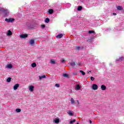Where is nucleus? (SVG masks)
Returning <instances> with one entry per match:
<instances>
[{
    "label": "nucleus",
    "instance_id": "nucleus-30",
    "mask_svg": "<svg viewBox=\"0 0 124 124\" xmlns=\"http://www.w3.org/2000/svg\"><path fill=\"white\" fill-rule=\"evenodd\" d=\"M7 67H8V68H12V65L9 64V65H8Z\"/></svg>",
    "mask_w": 124,
    "mask_h": 124
},
{
    "label": "nucleus",
    "instance_id": "nucleus-38",
    "mask_svg": "<svg viewBox=\"0 0 124 124\" xmlns=\"http://www.w3.org/2000/svg\"><path fill=\"white\" fill-rule=\"evenodd\" d=\"M113 15H117L116 13H113Z\"/></svg>",
    "mask_w": 124,
    "mask_h": 124
},
{
    "label": "nucleus",
    "instance_id": "nucleus-35",
    "mask_svg": "<svg viewBox=\"0 0 124 124\" xmlns=\"http://www.w3.org/2000/svg\"><path fill=\"white\" fill-rule=\"evenodd\" d=\"M61 62H62V63H65V60H62Z\"/></svg>",
    "mask_w": 124,
    "mask_h": 124
},
{
    "label": "nucleus",
    "instance_id": "nucleus-37",
    "mask_svg": "<svg viewBox=\"0 0 124 124\" xmlns=\"http://www.w3.org/2000/svg\"><path fill=\"white\" fill-rule=\"evenodd\" d=\"M77 102H78V105H79L80 104V103H79V101L78 100H77Z\"/></svg>",
    "mask_w": 124,
    "mask_h": 124
},
{
    "label": "nucleus",
    "instance_id": "nucleus-26",
    "mask_svg": "<svg viewBox=\"0 0 124 124\" xmlns=\"http://www.w3.org/2000/svg\"><path fill=\"white\" fill-rule=\"evenodd\" d=\"M88 33H89V34H91V33H94V31H89L88 32Z\"/></svg>",
    "mask_w": 124,
    "mask_h": 124
},
{
    "label": "nucleus",
    "instance_id": "nucleus-19",
    "mask_svg": "<svg viewBox=\"0 0 124 124\" xmlns=\"http://www.w3.org/2000/svg\"><path fill=\"white\" fill-rule=\"evenodd\" d=\"M76 89L77 90H80V89H81V86H80V85L79 84L77 85L76 86Z\"/></svg>",
    "mask_w": 124,
    "mask_h": 124
},
{
    "label": "nucleus",
    "instance_id": "nucleus-5",
    "mask_svg": "<svg viewBox=\"0 0 124 124\" xmlns=\"http://www.w3.org/2000/svg\"><path fill=\"white\" fill-rule=\"evenodd\" d=\"M20 37L21 38H27L28 37V34H21Z\"/></svg>",
    "mask_w": 124,
    "mask_h": 124
},
{
    "label": "nucleus",
    "instance_id": "nucleus-2",
    "mask_svg": "<svg viewBox=\"0 0 124 124\" xmlns=\"http://www.w3.org/2000/svg\"><path fill=\"white\" fill-rule=\"evenodd\" d=\"M77 62H71V65L73 67V68H75L77 67Z\"/></svg>",
    "mask_w": 124,
    "mask_h": 124
},
{
    "label": "nucleus",
    "instance_id": "nucleus-34",
    "mask_svg": "<svg viewBox=\"0 0 124 124\" xmlns=\"http://www.w3.org/2000/svg\"><path fill=\"white\" fill-rule=\"evenodd\" d=\"M55 87H57V88H60V84L56 83L55 84Z\"/></svg>",
    "mask_w": 124,
    "mask_h": 124
},
{
    "label": "nucleus",
    "instance_id": "nucleus-29",
    "mask_svg": "<svg viewBox=\"0 0 124 124\" xmlns=\"http://www.w3.org/2000/svg\"><path fill=\"white\" fill-rule=\"evenodd\" d=\"M75 122H76V120L75 119H74V120H71L70 122V124H72L73 123H75Z\"/></svg>",
    "mask_w": 124,
    "mask_h": 124
},
{
    "label": "nucleus",
    "instance_id": "nucleus-11",
    "mask_svg": "<svg viewBox=\"0 0 124 124\" xmlns=\"http://www.w3.org/2000/svg\"><path fill=\"white\" fill-rule=\"evenodd\" d=\"M117 10H123V7L121 6H118L117 7Z\"/></svg>",
    "mask_w": 124,
    "mask_h": 124
},
{
    "label": "nucleus",
    "instance_id": "nucleus-14",
    "mask_svg": "<svg viewBox=\"0 0 124 124\" xmlns=\"http://www.w3.org/2000/svg\"><path fill=\"white\" fill-rule=\"evenodd\" d=\"M63 77H65V78H68V77H69V75L67 74H63Z\"/></svg>",
    "mask_w": 124,
    "mask_h": 124
},
{
    "label": "nucleus",
    "instance_id": "nucleus-15",
    "mask_svg": "<svg viewBox=\"0 0 124 124\" xmlns=\"http://www.w3.org/2000/svg\"><path fill=\"white\" fill-rule=\"evenodd\" d=\"M30 44L31 45H33L34 44V40L33 39H31V41H30Z\"/></svg>",
    "mask_w": 124,
    "mask_h": 124
},
{
    "label": "nucleus",
    "instance_id": "nucleus-17",
    "mask_svg": "<svg viewBox=\"0 0 124 124\" xmlns=\"http://www.w3.org/2000/svg\"><path fill=\"white\" fill-rule=\"evenodd\" d=\"M31 66L32 67H36V63L35 62H33L32 64H31Z\"/></svg>",
    "mask_w": 124,
    "mask_h": 124
},
{
    "label": "nucleus",
    "instance_id": "nucleus-42",
    "mask_svg": "<svg viewBox=\"0 0 124 124\" xmlns=\"http://www.w3.org/2000/svg\"><path fill=\"white\" fill-rule=\"evenodd\" d=\"M77 124H79V123H77Z\"/></svg>",
    "mask_w": 124,
    "mask_h": 124
},
{
    "label": "nucleus",
    "instance_id": "nucleus-7",
    "mask_svg": "<svg viewBox=\"0 0 124 124\" xmlns=\"http://www.w3.org/2000/svg\"><path fill=\"white\" fill-rule=\"evenodd\" d=\"M34 89V86H30V88H29V91L30 92H33Z\"/></svg>",
    "mask_w": 124,
    "mask_h": 124
},
{
    "label": "nucleus",
    "instance_id": "nucleus-41",
    "mask_svg": "<svg viewBox=\"0 0 124 124\" xmlns=\"http://www.w3.org/2000/svg\"><path fill=\"white\" fill-rule=\"evenodd\" d=\"M89 122H90V124H92V121L89 120Z\"/></svg>",
    "mask_w": 124,
    "mask_h": 124
},
{
    "label": "nucleus",
    "instance_id": "nucleus-3",
    "mask_svg": "<svg viewBox=\"0 0 124 124\" xmlns=\"http://www.w3.org/2000/svg\"><path fill=\"white\" fill-rule=\"evenodd\" d=\"M0 11H2V12H3L5 14V15H7L8 14V11L7 10H4L2 8H0Z\"/></svg>",
    "mask_w": 124,
    "mask_h": 124
},
{
    "label": "nucleus",
    "instance_id": "nucleus-9",
    "mask_svg": "<svg viewBox=\"0 0 124 124\" xmlns=\"http://www.w3.org/2000/svg\"><path fill=\"white\" fill-rule=\"evenodd\" d=\"M48 12L49 14H53L54 13V10L52 9H49Z\"/></svg>",
    "mask_w": 124,
    "mask_h": 124
},
{
    "label": "nucleus",
    "instance_id": "nucleus-10",
    "mask_svg": "<svg viewBox=\"0 0 124 124\" xmlns=\"http://www.w3.org/2000/svg\"><path fill=\"white\" fill-rule=\"evenodd\" d=\"M62 36H63V34H60L58 35L57 36H56V38H62Z\"/></svg>",
    "mask_w": 124,
    "mask_h": 124
},
{
    "label": "nucleus",
    "instance_id": "nucleus-1",
    "mask_svg": "<svg viewBox=\"0 0 124 124\" xmlns=\"http://www.w3.org/2000/svg\"><path fill=\"white\" fill-rule=\"evenodd\" d=\"M5 22H7V23H12L15 21V19L14 18H5Z\"/></svg>",
    "mask_w": 124,
    "mask_h": 124
},
{
    "label": "nucleus",
    "instance_id": "nucleus-22",
    "mask_svg": "<svg viewBox=\"0 0 124 124\" xmlns=\"http://www.w3.org/2000/svg\"><path fill=\"white\" fill-rule=\"evenodd\" d=\"M39 77L40 80H41V79H42V78H46V76L45 75L39 76Z\"/></svg>",
    "mask_w": 124,
    "mask_h": 124
},
{
    "label": "nucleus",
    "instance_id": "nucleus-13",
    "mask_svg": "<svg viewBox=\"0 0 124 124\" xmlns=\"http://www.w3.org/2000/svg\"><path fill=\"white\" fill-rule=\"evenodd\" d=\"M76 49L78 51H80V50H82L83 49V46H82L81 47H80V46H77Z\"/></svg>",
    "mask_w": 124,
    "mask_h": 124
},
{
    "label": "nucleus",
    "instance_id": "nucleus-18",
    "mask_svg": "<svg viewBox=\"0 0 124 124\" xmlns=\"http://www.w3.org/2000/svg\"><path fill=\"white\" fill-rule=\"evenodd\" d=\"M81 9H83V7H82L81 6L78 7V11H81Z\"/></svg>",
    "mask_w": 124,
    "mask_h": 124
},
{
    "label": "nucleus",
    "instance_id": "nucleus-28",
    "mask_svg": "<svg viewBox=\"0 0 124 124\" xmlns=\"http://www.w3.org/2000/svg\"><path fill=\"white\" fill-rule=\"evenodd\" d=\"M68 114L69 116H73V113L71 111H69Z\"/></svg>",
    "mask_w": 124,
    "mask_h": 124
},
{
    "label": "nucleus",
    "instance_id": "nucleus-33",
    "mask_svg": "<svg viewBox=\"0 0 124 124\" xmlns=\"http://www.w3.org/2000/svg\"><path fill=\"white\" fill-rule=\"evenodd\" d=\"M87 42H93V40L92 39L87 40Z\"/></svg>",
    "mask_w": 124,
    "mask_h": 124
},
{
    "label": "nucleus",
    "instance_id": "nucleus-20",
    "mask_svg": "<svg viewBox=\"0 0 124 124\" xmlns=\"http://www.w3.org/2000/svg\"><path fill=\"white\" fill-rule=\"evenodd\" d=\"M50 22V19L49 18H46L45 19L46 23H49Z\"/></svg>",
    "mask_w": 124,
    "mask_h": 124
},
{
    "label": "nucleus",
    "instance_id": "nucleus-36",
    "mask_svg": "<svg viewBox=\"0 0 124 124\" xmlns=\"http://www.w3.org/2000/svg\"><path fill=\"white\" fill-rule=\"evenodd\" d=\"M41 27H42L43 29H44V28H45V25H41Z\"/></svg>",
    "mask_w": 124,
    "mask_h": 124
},
{
    "label": "nucleus",
    "instance_id": "nucleus-31",
    "mask_svg": "<svg viewBox=\"0 0 124 124\" xmlns=\"http://www.w3.org/2000/svg\"><path fill=\"white\" fill-rule=\"evenodd\" d=\"M123 60H124V57H121L119 58V59L118 60V61H121L122 62V61H123Z\"/></svg>",
    "mask_w": 124,
    "mask_h": 124
},
{
    "label": "nucleus",
    "instance_id": "nucleus-25",
    "mask_svg": "<svg viewBox=\"0 0 124 124\" xmlns=\"http://www.w3.org/2000/svg\"><path fill=\"white\" fill-rule=\"evenodd\" d=\"M50 62L52 64H55L56 63V62H55V60H52L50 61Z\"/></svg>",
    "mask_w": 124,
    "mask_h": 124
},
{
    "label": "nucleus",
    "instance_id": "nucleus-27",
    "mask_svg": "<svg viewBox=\"0 0 124 124\" xmlns=\"http://www.w3.org/2000/svg\"><path fill=\"white\" fill-rule=\"evenodd\" d=\"M11 81V78H8L7 79V82H9Z\"/></svg>",
    "mask_w": 124,
    "mask_h": 124
},
{
    "label": "nucleus",
    "instance_id": "nucleus-6",
    "mask_svg": "<svg viewBox=\"0 0 124 124\" xmlns=\"http://www.w3.org/2000/svg\"><path fill=\"white\" fill-rule=\"evenodd\" d=\"M19 84H15L14 86V90H17V89H18V88H19Z\"/></svg>",
    "mask_w": 124,
    "mask_h": 124
},
{
    "label": "nucleus",
    "instance_id": "nucleus-39",
    "mask_svg": "<svg viewBox=\"0 0 124 124\" xmlns=\"http://www.w3.org/2000/svg\"><path fill=\"white\" fill-rule=\"evenodd\" d=\"M91 72H92V71H89L88 72V73H91Z\"/></svg>",
    "mask_w": 124,
    "mask_h": 124
},
{
    "label": "nucleus",
    "instance_id": "nucleus-21",
    "mask_svg": "<svg viewBox=\"0 0 124 124\" xmlns=\"http://www.w3.org/2000/svg\"><path fill=\"white\" fill-rule=\"evenodd\" d=\"M79 72L80 73H81V74L82 75H86V73H85V72H84L83 71H82V70H80L79 71Z\"/></svg>",
    "mask_w": 124,
    "mask_h": 124
},
{
    "label": "nucleus",
    "instance_id": "nucleus-16",
    "mask_svg": "<svg viewBox=\"0 0 124 124\" xmlns=\"http://www.w3.org/2000/svg\"><path fill=\"white\" fill-rule=\"evenodd\" d=\"M71 104H74V103H75V100H74L73 98H72L71 99Z\"/></svg>",
    "mask_w": 124,
    "mask_h": 124
},
{
    "label": "nucleus",
    "instance_id": "nucleus-24",
    "mask_svg": "<svg viewBox=\"0 0 124 124\" xmlns=\"http://www.w3.org/2000/svg\"><path fill=\"white\" fill-rule=\"evenodd\" d=\"M55 124H59L60 123V119H56L55 120Z\"/></svg>",
    "mask_w": 124,
    "mask_h": 124
},
{
    "label": "nucleus",
    "instance_id": "nucleus-40",
    "mask_svg": "<svg viewBox=\"0 0 124 124\" xmlns=\"http://www.w3.org/2000/svg\"><path fill=\"white\" fill-rule=\"evenodd\" d=\"M77 64H78V65H80V64H81V63H77Z\"/></svg>",
    "mask_w": 124,
    "mask_h": 124
},
{
    "label": "nucleus",
    "instance_id": "nucleus-23",
    "mask_svg": "<svg viewBox=\"0 0 124 124\" xmlns=\"http://www.w3.org/2000/svg\"><path fill=\"white\" fill-rule=\"evenodd\" d=\"M16 113H20V112H21V110L20 108H16Z\"/></svg>",
    "mask_w": 124,
    "mask_h": 124
},
{
    "label": "nucleus",
    "instance_id": "nucleus-32",
    "mask_svg": "<svg viewBox=\"0 0 124 124\" xmlns=\"http://www.w3.org/2000/svg\"><path fill=\"white\" fill-rule=\"evenodd\" d=\"M90 79H91V81H94V78H93V77H91Z\"/></svg>",
    "mask_w": 124,
    "mask_h": 124
},
{
    "label": "nucleus",
    "instance_id": "nucleus-8",
    "mask_svg": "<svg viewBox=\"0 0 124 124\" xmlns=\"http://www.w3.org/2000/svg\"><path fill=\"white\" fill-rule=\"evenodd\" d=\"M101 89L102 91H105V90H106V86L104 85H103L101 86Z\"/></svg>",
    "mask_w": 124,
    "mask_h": 124
},
{
    "label": "nucleus",
    "instance_id": "nucleus-4",
    "mask_svg": "<svg viewBox=\"0 0 124 124\" xmlns=\"http://www.w3.org/2000/svg\"><path fill=\"white\" fill-rule=\"evenodd\" d=\"M92 89L94 91H95L97 90V89H98V86H97V85L95 84H93L92 86Z\"/></svg>",
    "mask_w": 124,
    "mask_h": 124
},
{
    "label": "nucleus",
    "instance_id": "nucleus-12",
    "mask_svg": "<svg viewBox=\"0 0 124 124\" xmlns=\"http://www.w3.org/2000/svg\"><path fill=\"white\" fill-rule=\"evenodd\" d=\"M7 35H9V36L12 35V32L11 31L9 30L8 31V32H7Z\"/></svg>",
    "mask_w": 124,
    "mask_h": 124
}]
</instances>
